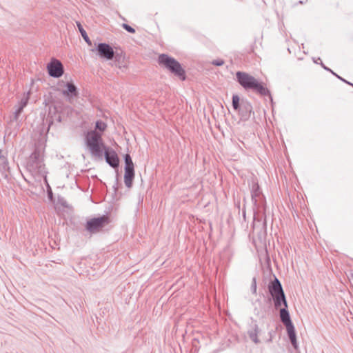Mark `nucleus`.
I'll list each match as a JSON object with an SVG mask.
<instances>
[{
    "label": "nucleus",
    "mask_w": 353,
    "mask_h": 353,
    "mask_svg": "<svg viewBox=\"0 0 353 353\" xmlns=\"http://www.w3.org/2000/svg\"><path fill=\"white\" fill-rule=\"evenodd\" d=\"M268 290L273 300L274 307L276 309L280 308L279 316L281 321L285 326L292 323L288 310V302L284 291L281 282L276 277L269 283Z\"/></svg>",
    "instance_id": "1"
},
{
    "label": "nucleus",
    "mask_w": 353,
    "mask_h": 353,
    "mask_svg": "<svg viewBox=\"0 0 353 353\" xmlns=\"http://www.w3.org/2000/svg\"><path fill=\"white\" fill-rule=\"evenodd\" d=\"M237 82L245 90H252L261 96H268L272 102L270 91L265 86L263 82L259 81L250 74L238 71L236 72Z\"/></svg>",
    "instance_id": "2"
},
{
    "label": "nucleus",
    "mask_w": 353,
    "mask_h": 353,
    "mask_svg": "<svg viewBox=\"0 0 353 353\" xmlns=\"http://www.w3.org/2000/svg\"><path fill=\"white\" fill-rule=\"evenodd\" d=\"M85 143L92 156L102 159L103 150L107 146L103 143L100 133L95 130L88 132L85 136Z\"/></svg>",
    "instance_id": "3"
},
{
    "label": "nucleus",
    "mask_w": 353,
    "mask_h": 353,
    "mask_svg": "<svg viewBox=\"0 0 353 353\" xmlns=\"http://www.w3.org/2000/svg\"><path fill=\"white\" fill-rule=\"evenodd\" d=\"M26 168L32 175L45 176L47 173L41 150L36 148L28 158Z\"/></svg>",
    "instance_id": "4"
},
{
    "label": "nucleus",
    "mask_w": 353,
    "mask_h": 353,
    "mask_svg": "<svg viewBox=\"0 0 353 353\" xmlns=\"http://www.w3.org/2000/svg\"><path fill=\"white\" fill-rule=\"evenodd\" d=\"M158 63L180 79L183 81L185 79L186 77L184 69L181 63L174 58L166 54H161L158 57Z\"/></svg>",
    "instance_id": "5"
},
{
    "label": "nucleus",
    "mask_w": 353,
    "mask_h": 353,
    "mask_svg": "<svg viewBox=\"0 0 353 353\" xmlns=\"http://www.w3.org/2000/svg\"><path fill=\"white\" fill-rule=\"evenodd\" d=\"M110 222V218L107 215H102L98 217H94L87 221L85 230L91 234H96L103 230Z\"/></svg>",
    "instance_id": "6"
},
{
    "label": "nucleus",
    "mask_w": 353,
    "mask_h": 353,
    "mask_svg": "<svg viewBox=\"0 0 353 353\" xmlns=\"http://www.w3.org/2000/svg\"><path fill=\"white\" fill-rule=\"evenodd\" d=\"M100 58L106 60H112L114 57V51L112 46L106 43H99L95 48Z\"/></svg>",
    "instance_id": "7"
},
{
    "label": "nucleus",
    "mask_w": 353,
    "mask_h": 353,
    "mask_svg": "<svg viewBox=\"0 0 353 353\" xmlns=\"http://www.w3.org/2000/svg\"><path fill=\"white\" fill-rule=\"evenodd\" d=\"M47 68L49 75L54 78L61 77L64 72L63 64L56 59H52L48 64Z\"/></svg>",
    "instance_id": "8"
},
{
    "label": "nucleus",
    "mask_w": 353,
    "mask_h": 353,
    "mask_svg": "<svg viewBox=\"0 0 353 353\" xmlns=\"http://www.w3.org/2000/svg\"><path fill=\"white\" fill-rule=\"evenodd\" d=\"M104 157L106 163L113 168H118L119 159L117 152L112 148L106 147L104 150Z\"/></svg>",
    "instance_id": "9"
},
{
    "label": "nucleus",
    "mask_w": 353,
    "mask_h": 353,
    "mask_svg": "<svg viewBox=\"0 0 353 353\" xmlns=\"http://www.w3.org/2000/svg\"><path fill=\"white\" fill-rule=\"evenodd\" d=\"M66 89L62 91L63 95L69 99L77 97L79 92L77 86L72 82H67L65 84Z\"/></svg>",
    "instance_id": "10"
},
{
    "label": "nucleus",
    "mask_w": 353,
    "mask_h": 353,
    "mask_svg": "<svg viewBox=\"0 0 353 353\" xmlns=\"http://www.w3.org/2000/svg\"><path fill=\"white\" fill-rule=\"evenodd\" d=\"M285 327L291 344L292 345L294 349H297L298 343L296 340V331L293 323H290L289 325H285Z\"/></svg>",
    "instance_id": "11"
},
{
    "label": "nucleus",
    "mask_w": 353,
    "mask_h": 353,
    "mask_svg": "<svg viewBox=\"0 0 353 353\" xmlns=\"http://www.w3.org/2000/svg\"><path fill=\"white\" fill-rule=\"evenodd\" d=\"M251 196L254 205L257 208L258 210H259L260 204L258 203V201L261 198V192L260 191V188L258 183H254L252 185Z\"/></svg>",
    "instance_id": "12"
},
{
    "label": "nucleus",
    "mask_w": 353,
    "mask_h": 353,
    "mask_svg": "<svg viewBox=\"0 0 353 353\" xmlns=\"http://www.w3.org/2000/svg\"><path fill=\"white\" fill-rule=\"evenodd\" d=\"M260 332V330L259 328L258 325L256 322L253 323L252 325V330H250L248 331V335L250 339L256 344L259 343L260 342L259 339H258V334Z\"/></svg>",
    "instance_id": "13"
},
{
    "label": "nucleus",
    "mask_w": 353,
    "mask_h": 353,
    "mask_svg": "<svg viewBox=\"0 0 353 353\" xmlns=\"http://www.w3.org/2000/svg\"><path fill=\"white\" fill-rule=\"evenodd\" d=\"M134 178V170H125L124 183L126 187L131 188Z\"/></svg>",
    "instance_id": "14"
},
{
    "label": "nucleus",
    "mask_w": 353,
    "mask_h": 353,
    "mask_svg": "<svg viewBox=\"0 0 353 353\" xmlns=\"http://www.w3.org/2000/svg\"><path fill=\"white\" fill-rule=\"evenodd\" d=\"M240 110L242 112L243 116H250L252 110V106L248 101H242Z\"/></svg>",
    "instance_id": "15"
},
{
    "label": "nucleus",
    "mask_w": 353,
    "mask_h": 353,
    "mask_svg": "<svg viewBox=\"0 0 353 353\" xmlns=\"http://www.w3.org/2000/svg\"><path fill=\"white\" fill-rule=\"evenodd\" d=\"M256 302L259 303L260 305V308L255 307L254 310V314L259 316V318L263 319L265 317L266 315V307L265 305H262V303L260 301H257Z\"/></svg>",
    "instance_id": "16"
},
{
    "label": "nucleus",
    "mask_w": 353,
    "mask_h": 353,
    "mask_svg": "<svg viewBox=\"0 0 353 353\" xmlns=\"http://www.w3.org/2000/svg\"><path fill=\"white\" fill-rule=\"evenodd\" d=\"M77 25L84 41L88 43V46H92V41L87 34L86 31L83 28L82 25L79 22H77Z\"/></svg>",
    "instance_id": "17"
},
{
    "label": "nucleus",
    "mask_w": 353,
    "mask_h": 353,
    "mask_svg": "<svg viewBox=\"0 0 353 353\" xmlns=\"http://www.w3.org/2000/svg\"><path fill=\"white\" fill-rule=\"evenodd\" d=\"M125 170H134V163L129 154L124 156Z\"/></svg>",
    "instance_id": "18"
},
{
    "label": "nucleus",
    "mask_w": 353,
    "mask_h": 353,
    "mask_svg": "<svg viewBox=\"0 0 353 353\" xmlns=\"http://www.w3.org/2000/svg\"><path fill=\"white\" fill-rule=\"evenodd\" d=\"M320 64L325 70L330 72L333 75L339 79H340L341 81H342L343 82H345V83H347L348 85H350L353 86V83L347 81V80L344 79L343 78H342L341 77L338 75L336 74V72H333L330 68H329L327 66H325L321 61Z\"/></svg>",
    "instance_id": "19"
},
{
    "label": "nucleus",
    "mask_w": 353,
    "mask_h": 353,
    "mask_svg": "<svg viewBox=\"0 0 353 353\" xmlns=\"http://www.w3.org/2000/svg\"><path fill=\"white\" fill-rule=\"evenodd\" d=\"M240 98L238 95L234 94L232 96V107L235 110H239L240 111Z\"/></svg>",
    "instance_id": "20"
},
{
    "label": "nucleus",
    "mask_w": 353,
    "mask_h": 353,
    "mask_svg": "<svg viewBox=\"0 0 353 353\" xmlns=\"http://www.w3.org/2000/svg\"><path fill=\"white\" fill-rule=\"evenodd\" d=\"M106 127V124L101 120L97 121L95 123V129L101 132H103L105 130Z\"/></svg>",
    "instance_id": "21"
},
{
    "label": "nucleus",
    "mask_w": 353,
    "mask_h": 353,
    "mask_svg": "<svg viewBox=\"0 0 353 353\" xmlns=\"http://www.w3.org/2000/svg\"><path fill=\"white\" fill-rule=\"evenodd\" d=\"M23 107L20 106V105H17V109L15 110V112H14V115H13V117L12 119V121H17L19 115L21 114V113L23 112Z\"/></svg>",
    "instance_id": "22"
},
{
    "label": "nucleus",
    "mask_w": 353,
    "mask_h": 353,
    "mask_svg": "<svg viewBox=\"0 0 353 353\" xmlns=\"http://www.w3.org/2000/svg\"><path fill=\"white\" fill-rule=\"evenodd\" d=\"M29 94H30V92H28L27 93V96H26L21 99V100L20 101V102L19 103L18 105L23 108H25L27 105L28 100H29Z\"/></svg>",
    "instance_id": "23"
},
{
    "label": "nucleus",
    "mask_w": 353,
    "mask_h": 353,
    "mask_svg": "<svg viewBox=\"0 0 353 353\" xmlns=\"http://www.w3.org/2000/svg\"><path fill=\"white\" fill-rule=\"evenodd\" d=\"M114 58L115 59L116 66H118L119 68H122V65H120V61H121L123 59H124V57H122L121 54H114Z\"/></svg>",
    "instance_id": "24"
},
{
    "label": "nucleus",
    "mask_w": 353,
    "mask_h": 353,
    "mask_svg": "<svg viewBox=\"0 0 353 353\" xmlns=\"http://www.w3.org/2000/svg\"><path fill=\"white\" fill-rule=\"evenodd\" d=\"M0 168L3 171H8L9 170L8 161L7 160H5V161L2 160L1 162L0 163Z\"/></svg>",
    "instance_id": "25"
},
{
    "label": "nucleus",
    "mask_w": 353,
    "mask_h": 353,
    "mask_svg": "<svg viewBox=\"0 0 353 353\" xmlns=\"http://www.w3.org/2000/svg\"><path fill=\"white\" fill-rule=\"evenodd\" d=\"M122 27H123V28L124 30H125L127 32H128L130 33H134L135 32L134 28H133L132 27H131L130 26H129L127 23H123L122 24Z\"/></svg>",
    "instance_id": "26"
},
{
    "label": "nucleus",
    "mask_w": 353,
    "mask_h": 353,
    "mask_svg": "<svg viewBox=\"0 0 353 353\" xmlns=\"http://www.w3.org/2000/svg\"><path fill=\"white\" fill-rule=\"evenodd\" d=\"M251 290L253 294H255L256 293V281L255 278H253L252 279V282L251 284Z\"/></svg>",
    "instance_id": "27"
},
{
    "label": "nucleus",
    "mask_w": 353,
    "mask_h": 353,
    "mask_svg": "<svg viewBox=\"0 0 353 353\" xmlns=\"http://www.w3.org/2000/svg\"><path fill=\"white\" fill-rule=\"evenodd\" d=\"M212 64L216 66H221L224 64V61L222 59H215L212 61Z\"/></svg>",
    "instance_id": "28"
},
{
    "label": "nucleus",
    "mask_w": 353,
    "mask_h": 353,
    "mask_svg": "<svg viewBox=\"0 0 353 353\" xmlns=\"http://www.w3.org/2000/svg\"><path fill=\"white\" fill-rule=\"evenodd\" d=\"M0 160L1 161H5V160H7L6 159V157H4L3 154V151L1 150H0Z\"/></svg>",
    "instance_id": "29"
},
{
    "label": "nucleus",
    "mask_w": 353,
    "mask_h": 353,
    "mask_svg": "<svg viewBox=\"0 0 353 353\" xmlns=\"http://www.w3.org/2000/svg\"><path fill=\"white\" fill-rule=\"evenodd\" d=\"M120 65H122V68H125L126 67V64L124 62V59H123L121 61H120Z\"/></svg>",
    "instance_id": "30"
},
{
    "label": "nucleus",
    "mask_w": 353,
    "mask_h": 353,
    "mask_svg": "<svg viewBox=\"0 0 353 353\" xmlns=\"http://www.w3.org/2000/svg\"><path fill=\"white\" fill-rule=\"evenodd\" d=\"M243 215L244 217L245 216V211H243Z\"/></svg>",
    "instance_id": "31"
},
{
    "label": "nucleus",
    "mask_w": 353,
    "mask_h": 353,
    "mask_svg": "<svg viewBox=\"0 0 353 353\" xmlns=\"http://www.w3.org/2000/svg\"><path fill=\"white\" fill-rule=\"evenodd\" d=\"M118 183V176H117V178H116V183Z\"/></svg>",
    "instance_id": "32"
},
{
    "label": "nucleus",
    "mask_w": 353,
    "mask_h": 353,
    "mask_svg": "<svg viewBox=\"0 0 353 353\" xmlns=\"http://www.w3.org/2000/svg\"><path fill=\"white\" fill-rule=\"evenodd\" d=\"M299 3L303 4V1H299Z\"/></svg>",
    "instance_id": "33"
},
{
    "label": "nucleus",
    "mask_w": 353,
    "mask_h": 353,
    "mask_svg": "<svg viewBox=\"0 0 353 353\" xmlns=\"http://www.w3.org/2000/svg\"><path fill=\"white\" fill-rule=\"evenodd\" d=\"M314 63H319V61H315V60H314Z\"/></svg>",
    "instance_id": "34"
},
{
    "label": "nucleus",
    "mask_w": 353,
    "mask_h": 353,
    "mask_svg": "<svg viewBox=\"0 0 353 353\" xmlns=\"http://www.w3.org/2000/svg\"><path fill=\"white\" fill-rule=\"evenodd\" d=\"M314 63H319V61H315V60H314Z\"/></svg>",
    "instance_id": "35"
},
{
    "label": "nucleus",
    "mask_w": 353,
    "mask_h": 353,
    "mask_svg": "<svg viewBox=\"0 0 353 353\" xmlns=\"http://www.w3.org/2000/svg\"><path fill=\"white\" fill-rule=\"evenodd\" d=\"M254 219H256V213L254 214Z\"/></svg>",
    "instance_id": "36"
},
{
    "label": "nucleus",
    "mask_w": 353,
    "mask_h": 353,
    "mask_svg": "<svg viewBox=\"0 0 353 353\" xmlns=\"http://www.w3.org/2000/svg\"><path fill=\"white\" fill-rule=\"evenodd\" d=\"M352 276L353 277V274H352Z\"/></svg>",
    "instance_id": "37"
}]
</instances>
